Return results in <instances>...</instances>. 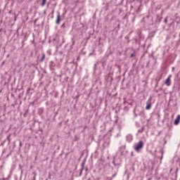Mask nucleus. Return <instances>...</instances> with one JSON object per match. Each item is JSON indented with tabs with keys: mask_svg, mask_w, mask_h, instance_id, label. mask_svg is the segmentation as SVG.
<instances>
[{
	"mask_svg": "<svg viewBox=\"0 0 180 180\" xmlns=\"http://www.w3.org/2000/svg\"><path fill=\"white\" fill-rule=\"evenodd\" d=\"M144 147V142L143 141H140L138 143H135L134 146V149L136 153H140L143 148Z\"/></svg>",
	"mask_w": 180,
	"mask_h": 180,
	"instance_id": "f257e3e1",
	"label": "nucleus"
},
{
	"mask_svg": "<svg viewBox=\"0 0 180 180\" xmlns=\"http://www.w3.org/2000/svg\"><path fill=\"white\" fill-rule=\"evenodd\" d=\"M112 164H113L115 169H117V171H119V168H120V166L122 165V158H119L117 160L116 159V158H113Z\"/></svg>",
	"mask_w": 180,
	"mask_h": 180,
	"instance_id": "f03ea898",
	"label": "nucleus"
},
{
	"mask_svg": "<svg viewBox=\"0 0 180 180\" xmlns=\"http://www.w3.org/2000/svg\"><path fill=\"white\" fill-rule=\"evenodd\" d=\"M171 77H172V75H169L167 79L165 80V85H167V86H171Z\"/></svg>",
	"mask_w": 180,
	"mask_h": 180,
	"instance_id": "7ed1b4c3",
	"label": "nucleus"
},
{
	"mask_svg": "<svg viewBox=\"0 0 180 180\" xmlns=\"http://www.w3.org/2000/svg\"><path fill=\"white\" fill-rule=\"evenodd\" d=\"M70 27V25H68V22L65 21L61 26L60 29H63V30H65V29H68Z\"/></svg>",
	"mask_w": 180,
	"mask_h": 180,
	"instance_id": "20e7f679",
	"label": "nucleus"
},
{
	"mask_svg": "<svg viewBox=\"0 0 180 180\" xmlns=\"http://www.w3.org/2000/svg\"><path fill=\"white\" fill-rule=\"evenodd\" d=\"M126 141H127V143H131L133 141V135L131 134L127 135Z\"/></svg>",
	"mask_w": 180,
	"mask_h": 180,
	"instance_id": "39448f33",
	"label": "nucleus"
},
{
	"mask_svg": "<svg viewBox=\"0 0 180 180\" xmlns=\"http://www.w3.org/2000/svg\"><path fill=\"white\" fill-rule=\"evenodd\" d=\"M61 22V15H60V12H58L57 13V18H56V23L57 25H60Z\"/></svg>",
	"mask_w": 180,
	"mask_h": 180,
	"instance_id": "423d86ee",
	"label": "nucleus"
},
{
	"mask_svg": "<svg viewBox=\"0 0 180 180\" xmlns=\"http://www.w3.org/2000/svg\"><path fill=\"white\" fill-rule=\"evenodd\" d=\"M179 122H180V115H178L176 118L174 120V124L175 126H178V124H179Z\"/></svg>",
	"mask_w": 180,
	"mask_h": 180,
	"instance_id": "0eeeda50",
	"label": "nucleus"
},
{
	"mask_svg": "<svg viewBox=\"0 0 180 180\" xmlns=\"http://www.w3.org/2000/svg\"><path fill=\"white\" fill-rule=\"evenodd\" d=\"M86 162V158H85L82 164H81V167H82V171H84V169H85V163Z\"/></svg>",
	"mask_w": 180,
	"mask_h": 180,
	"instance_id": "6e6552de",
	"label": "nucleus"
},
{
	"mask_svg": "<svg viewBox=\"0 0 180 180\" xmlns=\"http://www.w3.org/2000/svg\"><path fill=\"white\" fill-rule=\"evenodd\" d=\"M146 110H150V109H151V102H150V101L146 102Z\"/></svg>",
	"mask_w": 180,
	"mask_h": 180,
	"instance_id": "1a4fd4ad",
	"label": "nucleus"
},
{
	"mask_svg": "<svg viewBox=\"0 0 180 180\" xmlns=\"http://www.w3.org/2000/svg\"><path fill=\"white\" fill-rule=\"evenodd\" d=\"M116 175H117V171H116L112 176L107 177V180H113L114 178H116Z\"/></svg>",
	"mask_w": 180,
	"mask_h": 180,
	"instance_id": "9d476101",
	"label": "nucleus"
},
{
	"mask_svg": "<svg viewBox=\"0 0 180 180\" xmlns=\"http://www.w3.org/2000/svg\"><path fill=\"white\" fill-rule=\"evenodd\" d=\"M155 33H157L156 31H152L149 33V37H154L155 36Z\"/></svg>",
	"mask_w": 180,
	"mask_h": 180,
	"instance_id": "9b49d317",
	"label": "nucleus"
},
{
	"mask_svg": "<svg viewBox=\"0 0 180 180\" xmlns=\"http://www.w3.org/2000/svg\"><path fill=\"white\" fill-rule=\"evenodd\" d=\"M160 153H161V157H160V160H162L163 157H164V148H161L160 150Z\"/></svg>",
	"mask_w": 180,
	"mask_h": 180,
	"instance_id": "f8f14e48",
	"label": "nucleus"
},
{
	"mask_svg": "<svg viewBox=\"0 0 180 180\" xmlns=\"http://www.w3.org/2000/svg\"><path fill=\"white\" fill-rule=\"evenodd\" d=\"M46 58V54L45 53H43L42 54V57L40 59V63H43L44 61V59Z\"/></svg>",
	"mask_w": 180,
	"mask_h": 180,
	"instance_id": "ddd939ff",
	"label": "nucleus"
},
{
	"mask_svg": "<svg viewBox=\"0 0 180 180\" xmlns=\"http://www.w3.org/2000/svg\"><path fill=\"white\" fill-rule=\"evenodd\" d=\"M143 131H144V127H142L141 129L138 130L139 134H141Z\"/></svg>",
	"mask_w": 180,
	"mask_h": 180,
	"instance_id": "4468645a",
	"label": "nucleus"
},
{
	"mask_svg": "<svg viewBox=\"0 0 180 180\" xmlns=\"http://www.w3.org/2000/svg\"><path fill=\"white\" fill-rule=\"evenodd\" d=\"M46 2H47V0H42V3L41 4V6H44V5H46Z\"/></svg>",
	"mask_w": 180,
	"mask_h": 180,
	"instance_id": "2eb2a0df",
	"label": "nucleus"
},
{
	"mask_svg": "<svg viewBox=\"0 0 180 180\" xmlns=\"http://www.w3.org/2000/svg\"><path fill=\"white\" fill-rule=\"evenodd\" d=\"M100 63H106V57H103V58L101 60Z\"/></svg>",
	"mask_w": 180,
	"mask_h": 180,
	"instance_id": "dca6fc26",
	"label": "nucleus"
},
{
	"mask_svg": "<svg viewBox=\"0 0 180 180\" xmlns=\"http://www.w3.org/2000/svg\"><path fill=\"white\" fill-rule=\"evenodd\" d=\"M98 64H99V62H97L96 64H94V71H96V66L98 65Z\"/></svg>",
	"mask_w": 180,
	"mask_h": 180,
	"instance_id": "f3484780",
	"label": "nucleus"
},
{
	"mask_svg": "<svg viewBox=\"0 0 180 180\" xmlns=\"http://www.w3.org/2000/svg\"><path fill=\"white\" fill-rule=\"evenodd\" d=\"M132 15H133V18L131 20V22L132 23H134V20H136V15H134V14H132Z\"/></svg>",
	"mask_w": 180,
	"mask_h": 180,
	"instance_id": "a211bd4d",
	"label": "nucleus"
},
{
	"mask_svg": "<svg viewBox=\"0 0 180 180\" xmlns=\"http://www.w3.org/2000/svg\"><path fill=\"white\" fill-rule=\"evenodd\" d=\"M135 126H136V127H140V123H139V122H135Z\"/></svg>",
	"mask_w": 180,
	"mask_h": 180,
	"instance_id": "6ab92c4d",
	"label": "nucleus"
},
{
	"mask_svg": "<svg viewBox=\"0 0 180 180\" xmlns=\"http://www.w3.org/2000/svg\"><path fill=\"white\" fill-rule=\"evenodd\" d=\"M101 63V65L103 68H105V62H100Z\"/></svg>",
	"mask_w": 180,
	"mask_h": 180,
	"instance_id": "aec40b11",
	"label": "nucleus"
},
{
	"mask_svg": "<svg viewBox=\"0 0 180 180\" xmlns=\"http://www.w3.org/2000/svg\"><path fill=\"white\" fill-rule=\"evenodd\" d=\"M163 141H164L163 146H165V144H167V139H165V138H164Z\"/></svg>",
	"mask_w": 180,
	"mask_h": 180,
	"instance_id": "412c9836",
	"label": "nucleus"
},
{
	"mask_svg": "<svg viewBox=\"0 0 180 180\" xmlns=\"http://www.w3.org/2000/svg\"><path fill=\"white\" fill-rule=\"evenodd\" d=\"M160 81H161V77H160L159 79H155V82H156V83L158 82V83L160 82Z\"/></svg>",
	"mask_w": 180,
	"mask_h": 180,
	"instance_id": "4be33fe9",
	"label": "nucleus"
},
{
	"mask_svg": "<svg viewBox=\"0 0 180 180\" xmlns=\"http://www.w3.org/2000/svg\"><path fill=\"white\" fill-rule=\"evenodd\" d=\"M120 149L126 150V146H121V147L120 148Z\"/></svg>",
	"mask_w": 180,
	"mask_h": 180,
	"instance_id": "5701e85b",
	"label": "nucleus"
},
{
	"mask_svg": "<svg viewBox=\"0 0 180 180\" xmlns=\"http://www.w3.org/2000/svg\"><path fill=\"white\" fill-rule=\"evenodd\" d=\"M164 22H165V23H167V22H168V18L166 17V18H165Z\"/></svg>",
	"mask_w": 180,
	"mask_h": 180,
	"instance_id": "b1692460",
	"label": "nucleus"
},
{
	"mask_svg": "<svg viewBox=\"0 0 180 180\" xmlns=\"http://www.w3.org/2000/svg\"><path fill=\"white\" fill-rule=\"evenodd\" d=\"M74 44H75V41L73 39H72V46H74Z\"/></svg>",
	"mask_w": 180,
	"mask_h": 180,
	"instance_id": "393cba45",
	"label": "nucleus"
},
{
	"mask_svg": "<svg viewBox=\"0 0 180 180\" xmlns=\"http://www.w3.org/2000/svg\"><path fill=\"white\" fill-rule=\"evenodd\" d=\"M82 171H84V170H82V169H81L80 172H79V176H81L82 175Z\"/></svg>",
	"mask_w": 180,
	"mask_h": 180,
	"instance_id": "a878e982",
	"label": "nucleus"
},
{
	"mask_svg": "<svg viewBox=\"0 0 180 180\" xmlns=\"http://www.w3.org/2000/svg\"><path fill=\"white\" fill-rule=\"evenodd\" d=\"M133 57H134V53H131V54L130 55V58H133Z\"/></svg>",
	"mask_w": 180,
	"mask_h": 180,
	"instance_id": "bb28decb",
	"label": "nucleus"
},
{
	"mask_svg": "<svg viewBox=\"0 0 180 180\" xmlns=\"http://www.w3.org/2000/svg\"><path fill=\"white\" fill-rule=\"evenodd\" d=\"M121 155H126V153H124V151L121 152Z\"/></svg>",
	"mask_w": 180,
	"mask_h": 180,
	"instance_id": "cd10ccee",
	"label": "nucleus"
},
{
	"mask_svg": "<svg viewBox=\"0 0 180 180\" xmlns=\"http://www.w3.org/2000/svg\"><path fill=\"white\" fill-rule=\"evenodd\" d=\"M156 22H158V23H160V22H161V18H158Z\"/></svg>",
	"mask_w": 180,
	"mask_h": 180,
	"instance_id": "c85d7f7f",
	"label": "nucleus"
},
{
	"mask_svg": "<svg viewBox=\"0 0 180 180\" xmlns=\"http://www.w3.org/2000/svg\"><path fill=\"white\" fill-rule=\"evenodd\" d=\"M117 68L118 70H120V68H122V66L120 65H117Z\"/></svg>",
	"mask_w": 180,
	"mask_h": 180,
	"instance_id": "c756f323",
	"label": "nucleus"
},
{
	"mask_svg": "<svg viewBox=\"0 0 180 180\" xmlns=\"http://www.w3.org/2000/svg\"><path fill=\"white\" fill-rule=\"evenodd\" d=\"M157 86H158V82H156V83H155V87L157 88Z\"/></svg>",
	"mask_w": 180,
	"mask_h": 180,
	"instance_id": "7c9ffc66",
	"label": "nucleus"
},
{
	"mask_svg": "<svg viewBox=\"0 0 180 180\" xmlns=\"http://www.w3.org/2000/svg\"><path fill=\"white\" fill-rule=\"evenodd\" d=\"M118 70H119V72H122V68H120Z\"/></svg>",
	"mask_w": 180,
	"mask_h": 180,
	"instance_id": "2f4dec72",
	"label": "nucleus"
},
{
	"mask_svg": "<svg viewBox=\"0 0 180 180\" xmlns=\"http://www.w3.org/2000/svg\"><path fill=\"white\" fill-rule=\"evenodd\" d=\"M77 60L79 61V56L77 57Z\"/></svg>",
	"mask_w": 180,
	"mask_h": 180,
	"instance_id": "473e14b6",
	"label": "nucleus"
},
{
	"mask_svg": "<svg viewBox=\"0 0 180 180\" xmlns=\"http://www.w3.org/2000/svg\"><path fill=\"white\" fill-rule=\"evenodd\" d=\"M20 147H22V142L20 141Z\"/></svg>",
	"mask_w": 180,
	"mask_h": 180,
	"instance_id": "72a5a7b5",
	"label": "nucleus"
},
{
	"mask_svg": "<svg viewBox=\"0 0 180 180\" xmlns=\"http://www.w3.org/2000/svg\"><path fill=\"white\" fill-rule=\"evenodd\" d=\"M92 53H90L89 54V57H91V56H92Z\"/></svg>",
	"mask_w": 180,
	"mask_h": 180,
	"instance_id": "f704fd0d",
	"label": "nucleus"
},
{
	"mask_svg": "<svg viewBox=\"0 0 180 180\" xmlns=\"http://www.w3.org/2000/svg\"><path fill=\"white\" fill-rule=\"evenodd\" d=\"M37 22V19H36L34 21V23H36Z\"/></svg>",
	"mask_w": 180,
	"mask_h": 180,
	"instance_id": "c9c22d12",
	"label": "nucleus"
},
{
	"mask_svg": "<svg viewBox=\"0 0 180 180\" xmlns=\"http://www.w3.org/2000/svg\"><path fill=\"white\" fill-rule=\"evenodd\" d=\"M33 180H36V176H35L33 177Z\"/></svg>",
	"mask_w": 180,
	"mask_h": 180,
	"instance_id": "e433bc0d",
	"label": "nucleus"
},
{
	"mask_svg": "<svg viewBox=\"0 0 180 180\" xmlns=\"http://www.w3.org/2000/svg\"><path fill=\"white\" fill-rule=\"evenodd\" d=\"M57 150H60V146H58Z\"/></svg>",
	"mask_w": 180,
	"mask_h": 180,
	"instance_id": "4c0bfd02",
	"label": "nucleus"
},
{
	"mask_svg": "<svg viewBox=\"0 0 180 180\" xmlns=\"http://www.w3.org/2000/svg\"><path fill=\"white\" fill-rule=\"evenodd\" d=\"M146 18H150V15H147Z\"/></svg>",
	"mask_w": 180,
	"mask_h": 180,
	"instance_id": "58836bf2",
	"label": "nucleus"
},
{
	"mask_svg": "<svg viewBox=\"0 0 180 180\" xmlns=\"http://www.w3.org/2000/svg\"><path fill=\"white\" fill-rule=\"evenodd\" d=\"M53 18H54V15H51V19H53Z\"/></svg>",
	"mask_w": 180,
	"mask_h": 180,
	"instance_id": "ea45409f",
	"label": "nucleus"
},
{
	"mask_svg": "<svg viewBox=\"0 0 180 180\" xmlns=\"http://www.w3.org/2000/svg\"><path fill=\"white\" fill-rule=\"evenodd\" d=\"M41 25H42V26H43V25H44V22H42Z\"/></svg>",
	"mask_w": 180,
	"mask_h": 180,
	"instance_id": "a19ab883",
	"label": "nucleus"
},
{
	"mask_svg": "<svg viewBox=\"0 0 180 180\" xmlns=\"http://www.w3.org/2000/svg\"><path fill=\"white\" fill-rule=\"evenodd\" d=\"M178 170H179V169L177 168L176 170V172H178Z\"/></svg>",
	"mask_w": 180,
	"mask_h": 180,
	"instance_id": "79ce46f5",
	"label": "nucleus"
},
{
	"mask_svg": "<svg viewBox=\"0 0 180 180\" xmlns=\"http://www.w3.org/2000/svg\"><path fill=\"white\" fill-rule=\"evenodd\" d=\"M108 77H110V73H108Z\"/></svg>",
	"mask_w": 180,
	"mask_h": 180,
	"instance_id": "37998d69",
	"label": "nucleus"
},
{
	"mask_svg": "<svg viewBox=\"0 0 180 180\" xmlns=\"http://www.w3.org/2000/svg\"><path fill=\"white\" fill-rule=\"evenodd\" d=\"M135 117H137V114H135Z\"/></svg>",
	"mask_w": 180,
	"mask_h": 180,
	"instance_id": "c03bdc74",
	"label": "nucleus"
},
{
	"mask_svg": "<svg viewBox=\"0 0 180 180\" xmlns=\"http://www.w3.org/2000/svg\"><path fill=\"white\" fill-rule=\"evenodd\" d=\"M155 92H156V93H158V90H156Z\"/></svg>",
	"mask_w": 180,
	"mask_h": 180,
	"instance_id": "a18cd8bd",
	"label": "nucleus"
},
{
	"mask_svg": "<svg viewBox=\"0 0 180 180\" xmlns=\"http://www.w3.org/2000/svg\"><path fill=\"white\" fill-rule=\"evenodd\" d=\"M131 155L133 157V152L131 153Z\"/></svg>",
	"mask_w": 180,
	"mask_h": 180,
	"instance_id": "49530a36",
	"label": "nucleus"
},
{
	"mask_svg": "<svg viewBox=\"0 0 180 180\" xmlns=\"http://www.w3.org/2000/svg\"><path fill=\"white\" fill-rule=\"evenodd\" d=\"M54 13V11H52V14Z\"/></svg>",
	"mask_w": 180,
	"mask_h": 180,
	"instance_id": "de8ad7c7",
	"label": "nucleus"
},
{
	"mask_svg": "<svg viewBox=\"0 0 180 180\" xmlns=\"http://www.w3.org/2000/svg\"><path fill=\"white\" fill-rule=\"evenodd\" d=\"M161 90H162V88H160V91H161Z\"/></svg>",
	"mask_w": 180,
	"mask_h": 180,
	"instance_id": "09e8293b",
	"label": "nucleus"
},
{
	"mask_svg": "<svg viewBox=\"0 0 180 180\" xmlns=\"http://www.w3.org/2000/svg\"><path fill=\"white\" fill-rule=\"evenodd\" d=\"M24 39H26V36L24 37Z\"/></svg>",
	"mask_w": 180,
	"mask_h": 180,
	"instance_id": "8fccbe9b",
	"label": "nucleus"
},
{
	"mask_svg": "<svg viewBox=\"0 0 180 180\" xmlns=\"http://www.w3.org/2000/svg\"><path fill=\"white\" fill-rule=\"evenodd\" d=\"M112 169L113 170V169H115V168L112 167Z\"/></svg>",
	"mask_w": 180,
	"mask_h": 180,
	"instance_id": "3c124183",
	"label": "nucleus"
},
{
	"mask_svg": "<svg viewBox=\"0 0 180 180\" xmlns=\"http://www.w3.org/2000/svg\"><path fill=\"white\" fill-rule=\"evenodd\" d=\"M25 41H22V43H23Z\"/></svg>",
	"mask_w": 180,
	"mask_h": 180,
	"instance_id": "603ef678",
	"label": "nucleus"
}]
</instances>
